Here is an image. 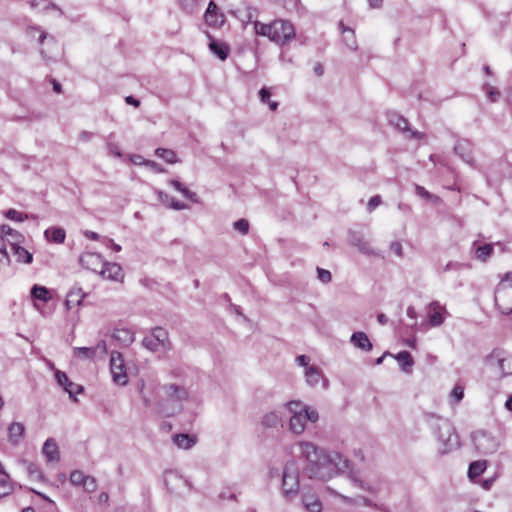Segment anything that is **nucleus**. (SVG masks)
<instances>
[{"instance_id": "nucleus-1", "label": "nucleus", "mask_w": 512, "mask_h": 512, "mask_svg": "<svg viewBox=\"0 0 512 512\" xmlns=\"http://www.w3.org/2000/svg\"><path fill=\"white\" fill-rule=\"evenodd\" d=\"M300 447L307 462L305 471L310 479L328 481L341 473H347L356 487L368 490L359 473L351 468V462L339 452L319 448L311 442H301Z\"/></svg>"}, {"instance_id": "nucleus-2", "label": "nucleus", "mask_w": 512, "mask_h": 512, "mask_svg": "<svg viewBox=\"0 0 512 512\" xmlns=\"http://www.w3.org/2000/svg\"><path fill=\"white\" fill-rule=\"evenodd\" d=\"M255 33L259 36L268 37L270 41L285 45L295 38V28L293 24L286 20H275L269 24L254 22Z\"/></svg>"}, {"instance_id": "nucleus-3", "label": "nucleus", "mask_w": 512, "mask_h": 512, "mask_svg": "<svg viewBox=\"0 0 512 512\" xmlns=\"http://www.w3.org/2000/svg\"><path fill=\"white\" fill-rule=\"evenodd\" d=\"M286 407L291 413L290 430L297 435L305 431L307 421L315 423L319 419V414L315 409L304 405L300 401H290L286 404Z\"/></svg>"}, {"instance_id": "nucleus-4", "label": "nucleus", "mask_w": 512, "mask_h": 512, "mask_svg": "<svg viewBox=\"0 0 512 512\" xmlns=\"http://www.w3.org/2000/svg\"><path fill=\"white\" fill-rule=\"evenodd\" d=\"M432 418L436 420L434 432L439 443V452L448 454L458 449L460 446L459 436L452 423L440 417L432 416Z\"/></svg>"}, {"instance_id": "nucleus-5", "label": "nucleus", "mask_w": 512, "mask_h": 512, "mask_svg": "<svg viewBox=\"0 0 512 512\" xmlns=\"http://www.w3.org/2000/svg\"><path fill=\"white\" fill-rule=\"evenodd\" d=\"M485 363L497 370L501 377L512 375V354L502 349H494L486 358Z\"/></svg>"}, {"instance_id": "nucleus-6", "label": "nucleus", "mask_w": 512, "mask_h": 512, "mask_svg": "<svg viewBox=\"0 0 512 512\" xmlns=\"http://www.w3.org/2000/svg\"><path fill=\"white\" fill-rule=\"evenodd\" d=\"M282 491L287 498L295 496L299 491V471L294 461L285 465L282 476Z\"/></svg>"}, {"instance_id": "nucleus-7", "label": "nucleus", "mask_w": 512, "mask_h": 512, "mask_svg": "<svg viewBox=\"0 0 512 512\" xmlns=\"http://www.w3.org/2000/svg\"><path fill=\"white\" fill-rule=\"evenodd\" d=\"M471 439L476 450L484 455L493 454L499 448L498 440L483 430L472 433Z\"/></svg>"}, {"instance_id": "nucleus-8", "label": "nucleus", "mask_w": 512, "mask_h": 512, "mask_svg": "<svg viewBox=\"0 0 512 512\" xmlns=\"http://www.w3.org/2000/svg\"><path fill=\"white\" fill-rule=\"evenodd\" d=\"M164 483L169 492L176 495H182L185 491L191 489L189 481L176 471H166Z\"/></svg>"}, {"instance_id": "nucleus-9", "label": "nucleus", "mask_w": 512, "mask_h": 512, "mask_svg": "<svg viewBox=\"0 0 512 512\" xmlns=\"http://www.w3.org/2000/svg\"><path fill=\"white\" fill-rule=\"evenodd\" d=\"M388 121L390 125L404 133L407 139L421 140L424 138V134L422 132L411 129L408 120L398 113H389Z\"/></svg>"}, {"instance_id": "nucleus-10", "label": "nucleus", "mask_w": 512, "mask_h": 512, "mask_svg": "<svg viewBox=\"0 0 512 512\" xmlns=\"http://www.w3.org/2000/svg\"><path fill=\"white\" fill-rule=\"evenodd\" d=\"M110 370L113 381L118 385H125L128 381L124 359L121 353L112 351L110 359Z\"/></svg>"}, {"instance_id": "nucleus-11", "label": "nucleus", "mask_w": 512, "mask_h": 512, "mask_svg": "<svg viewBox=\"0 0 512 512\" xmlns=\"http://www.w3.org/2000/svg\"><path fill=\"white\" fill-rule=\"evenodd\" d=\"M495 303L504 314H508L512 310V285L505 287L503 284H500L497 287Z\"/></svg>"}, {"instance_id": "nucleus-12", "label": "nucleus", "mask_w": 512, "mask_h": 512, "mask_svg": "<svg viewBox=\"0 0 512 512\" xmlns=\"http://www.w3.org/2000/svg\"><path fill=\"white\" fill-rule=\"evenodd\" d=\"M427 316L432 327H438L443 324L449 313L445 305L438 301H432L427 307Z\"/></svg>"}, {"instance_id": "nucleus-13", "label": "nucleus", "mask_w": 512, "mask_h": 512, "mask_svg": "<svg viewBox=\"0 0 512 512\" xmlns=\"http://www.w3.org/2000/svg\"><path fill=\"white\" fill-rule=\"evenodd\" d=\"M204 21L207 25L214 28H220L224 25L225 16L219 10L214 1L209 2L208 7L204 13Z\"/></svg>"}, {"instance_id": "nucleus-14", "label": "nucleus", "mask_w": 512, "mask_h": 512, "mask_svg": "<svg viewBox=\"0 0 512 512\" xmlns=\"http://www.w3.org/2000/svg\"><path fill=\"white\" fill-rule=\"evenodd\" d=\"M102 278L107 280H113L118 282H123L124 274L122 271V267L117 263L104 262L103 266L99 270Z\"/></svg>"}, {"instance_id": "nucleus-15", "label": "nucleus", "mask_w": 512, "mask_h": 512, "mask_svg": "<svg viewBox=\"0 0 512 512\" xmlns=\"http://www.w3.org/2000/svg\"><path fill=\"white\" fill-rule=\"evenodd\" d=\"M79 262L84 268L93 272H98L104 263L101 255L94 252L82 253Z\"/></svg>"}, {"instance_id": "nucleus-16", "label": "nucleus", "mask_w": 512, "mask_h": 512, "mask_svg": "<svg viewBox=\"0 0 512 512\" xmlns=\"http://www.w3.org/2000/svg\"><path fill=\"white\" fill-rule=\"evenodd\" d=\"M25 435V426L21 422H12L7 429L8 441L12 446H19Z\"/></svg>"}, {"instance_id": "nucleus-17", "label": "nucleus", "mask_w": 512, "mask_h": 512, "mask_svg": "<svg viewBox=\"0 0 512 512\" xmlns=\"http://www.w3.org/2000/svg\"><path fill=\"white\" fill-rule=\"evenodd\" d=\"M207 37L210 40V43H209L210 51L216 57H218L220 60H222V61L226 60L230 54L229 45L225 42L215 40L209 33H207Z\"/></svg>"}, {"instance_id": "nucleus-18", "label": "nucleus", "mask_w": 512, "mask_h": 512, "mask_svg": "<svg viewBox=\"0 0 512 512\" xmlns=\"http://www.w3.org/2000/svg\"><path fill=\"white\" fill-rule=\"evenodd\" d=\"M351 344L362 351L369 352L372 350L373 345L365 332H354L350 337Z\"/></svg>"}, {"instance_id": "nucleus-19", "label": "nucleus", "mask_w": 512, "mask_h": 512, "mask_svg": "<svg viewBox=\"0 0 512 512\" xmlns=\"http://www.w3.org/2000/svg\"><path fill=\"white\" fill-rule=\"evenodd\" d=\"M14 491L10 475L0 462V499L10 495Z\"/></svg>"}, {"instance_id": "nucleus-20", "label": "nucleus", "mask_w": 512, "mask_h": 512, "mask_svg": "<svg viewBox=\"0 0 512 512\" xmlns=\"http://www.w3.org/2000/svg\"><path fill=\"white\" fill-rule=\"evenodd\" d=\"M302 503L305 509L309 512H321L322 503L317 495L314 493H303Z\"/></svg>"}, {"instance_id": "nucleus-21", "label": "nucleus", "mask_w": 512, "mask_h": 512, "mask_svg": "<svg viewBox=\"0 0 512 512\" xmlns=\"http://www.w3.org/2000/svg\"><path fill=\"white\" fill-rule=\"evenodd\" d=\"M454 151L463 161L470 165L473 164L472 148L468 141H458L454 147Z\"/></svg>"}, {"instance_id": "nucleus-22", "label": "nucleus", "mask_w": 512, "mask_h": 512, "mask_svg": "<svg viewBox=\"0 0 512 512\" xmlns=\"http://www.w3.org/2000/svg\"><path fill=\"white\" fill-rule=\"evenodd\" d=\"M44 237L48 242L62 244L66 238V232L60 227H50L44 231Z\"/></svg>"}, {"instance_id": "nucleus-23", "label": "nucleus", "mask_w": 512, "mask_h": 512, "mask_svg": "<svg viewBox=\"0 0 512 512\" xmlns=\"http://www.w3.org/2000/svg\"><path fill=\"white\" fill-rule=\"evenodd\" d=\"M164 389L166 390V393L169 396V398L173 401L182 402L188 397L187 390L182 386L169 384L165 386Z\"/></svg>"}, {"instance_id": "nucleus-24", "label": "nucleus", "mask_w": 512, "mask_h": 512, "mask_svg": "<svg viewBox=\"0 0 512 512\" xmlns=\"http://www.w3.org/2000/svg\"><path fill=\"white\" fill-rule=\"evenodd\" d=\"M43 454L49 462L59 460V450L56 441L48 438L43 445Z\"/></svg>"}, {"instance_id": "nucleus-25", "label": "nucleus", "mask_w": 512, "mask_h": 512, "mask_svg": "<svg viewBox=\"0 0 512 512\" xmlns=\"http://www.w3.org/2000/svg\"><path fill=\"white\" fill-rule=\"evenodd\" d=\"M197 441L196 436L189 434H175L173 436L174 444L181 449L188 450L192 448Z\"/></svg>"}, {"instance_id": "nucleus-26", "label": "nucleus", "mask_w": 512, "mask_h": 512, "mask_svg": "<svg viewBox=\"0 0 512 512\" xmlns=\"http://www.w3.org/2000/svg\"><path fill=\"white\" fill-rule=\"evenodd\" d=\"M21 243L11 242V248L13 253L17 257V261L25 264H30L33 260V255L28 250L23 248Z\"/></svg>"}, {"instance_id": "nucleus-27", "label": "nucleus", "mask_w": 512, "mask_h": 512, "mask_svg": "<svg viewBox=\"0 0 512 512\" xmlns=\"http://www.w3.org/2000/svg\"><path fill=\"white\" fill-rule=\"evenodd\" d=\"M304 375L306 383L312 387L316 386L323 379L321 370L315 365L307 367V369H305Z\"/></svg>"}, {"instance_id": "nucleus-28", "label": "nucleus", "mask_w": 512, "mask_h": 512, "mask_svg": "<svg viewBox=\"0 0 512 512\" xmlns=\"http://www.w3.org/2000/svg\"><path fill=\"white\" fill-rule=\"evenodd\" d=\"M169 185L172 186L176 191L180 192L185 198L191 200L194 203H199V198L195 192L190 191L180 181L176 179L169 180Z\"/></svg>"}, {"instance_id": "nucleus-29", "label": "nucleus", "mask_w": 512, "mask_h": 512, "mask_svg": "<svg viewBox=\"0 0 512 512\" xmlns=\"http://www.w3.org/2000/svg\"><path fill=\"white\" fill-rule=\"evenodd\" d=\"M169 185L172 186L176 191L180 192L185 198L191 200L194 203H199V198L195 192L190 191L180 181L176 179L169 180Z\"/></svg>"}, {"instance_id": "nucleus-30", "label": "nucleus", "mask_w": 512, "mask_h": 512, "mask_svg": "<svg viewBox=\"0 0 512 512\" xmlns=\"http://www.w3.org/2000/svg\"><path fill=\"white\" fill-rule=\"evenodd\" d=\"M349 242L351 245L358 248L359 251L365 254H371L372 249L369 246V243L359 234L352 232L349 235Z\"/></svg>"}, {"instance_id": "nucleus-31", "label": "nucleus", "mask_w": 512, "mask_h": 512, "mask_svg": "<svg viewBox=\"0 0 512 512\" xmlns=\"http://www.w3.org/2000/svg\"><path fill=\"white\" fill-rule=\"evenodd\" d=\"M84 297L85 295L81 288H72L67 294L65 305L68 309H71L76 305H80Z\"/></svg>"}, {"instance_id": "nucleus-32", "label": "nucleus", "mask_w": 512, "mask_h": 512, "mask_svg": "<svg viewBox=\"0 0 512 512\" xmlns=\"http://www.w3.org/2000/svg\"><path fill=\"white\" fill-rule=\"evenodd\" d=\"M113 337L123 345H129L134 341V333L128 328L116 329Z\"/></svg>"}, {"instance_id": "nucleus-33", "label": "nucleus", "mask_w": 512, "mask_h": 512, "mask_svg": "<svg viewBox=\"0 0 512 512\" xmlns=\"http://www.w3.org/2000/svg\"><path fill=\"white\" fill-rule=\"evenodd\" d=\"M31 296L33 299L39 300L43 303H47L51 300L50 291L46 287L37 284L31 288Z\"/></svg>"}, {"instance_id": "nucleus-34", "label": "nucleus", "mask_w": 512, "mask_h": 512, "mask_svg": "<svg viewBox=\"0 0 512 512\" xmlns=\"http://www.w3.org/2000/svg\"><path fill=\"white\" fill-rule=\"evenodd\" d=\"M487 468L486 460H478L474 461L469 465L468 468V477L473 480L484 473Z\"/></svg>"}, {"instance_id": "nucleus-35", "label": "nucleus", "mask_w": 512, "mask_h": 512, "mask_svg": "<svg viewBox=\"0 0 512 512\" xmlns=\"http://www.w3.org/2000/svg\"><path fill=\"white\" fill-rule=\"evenodd\" d=\"M30 6L37 11L57 10L60 15H63L62 9L48 0H31Z\"/></svg>"}, {"instance_id": "nucleus-36", "label": "nucleus", "mask_w": 512, "mask_h": 512, "mask_svg": "<svg viewBox=\"0 0 512 512\" xmlns=\"http://www.w3.org/2000/svg\"><path fill=\"white\" fill-rule=\"evenodd\" d=\"M1 230L2 236H4V238L8 237V242L10 244L11 242L22 243L24 241V236L9 225H1Z\"/></svg>"}, {"instance_id": "nucleus-37", "label": "nucleus", "mask_w": 512, "mask_h": 512, "mask_svg": "<svg viewBox=\"0 0 512 512\" xmlns=\"http://www.w3.org/2000/svg\"><path fill=\"white\" fill-rule=\"evenodd\" d=\"M395 359L400 364L401 368L405 372H409L414 361L411 354L407 351H401L395 355Z\"/></svg>"}, {"instance_id": "nucleus-38", "label": "nucleus", "mask_w": 512, "mask_h": 512, "mask_svg": "<svg viewBox=\"0 0 512 512\" xmlns=\"http://www.w3.org/2000/svg\"><path fill=\"white\" fill-rule=\"evenodd\" d=\"M155 154L157 157L163 159L168 164H175L179 161L176 152L172 149L157 148L155 150Z\"/></svg>"}, {"instance_id": "nucleus-39", "label": "nucleus", "mask_w": 512, "mask_h": 512, "mask_svg": "<svg viewBox=\"0 0 512 512\" xmlns=\"http://www.w3.org/2000/svg\"><path fill=\"white\" fill-rule=\"evenodd\" d=\"M142 344L143 346L152 351V352H156V351H165L166 349H164V347L162 346V344H160V342H158V340L155 338V336H153V334L151 333V335L149 336H146L143 341H142Z\"/></svg>"}, {"instance_id": "nucleus-40", "label": "nucleus", "mask_w": 512, "mask_h": 512, "mask_svg": "<svg viewBox=\"0 0 512 512\" xmlns=\"http://www.w3.org/2000/svg\"><path fill=\"white\" fill-rule=\"evenodd\" d=\"M493 253V244H484L478 246L475 251L476 258L482 262H486Z\"/></svg>"}, {"instance_id": "nucleus-41", "label": "nucleus", "mask_w": 512, "mask_h": 512, "mask_svg": "<svg viewBox=\"0 0 512 512\" xmlns=\"http://www.w3.org/2000/svg\"><path fill=\"white\" fill-rule=\"evenodd\" d=\"M152 334L162 344L164 349L168 350L170 348L168 332L165 329L156 327L152 330Z\"/></svg>"}, {"instance_id": "nucleus-42", "label": "nucleus", "mask_w": 512, "mask_h": 512, "mask_svg": "<svg viewBox=\"0 0 512 512\" xmlns=\"http://www.w3.org/2000/svg\"><path fill=\"white\" fill-rule=\"evenodd\" d=\"M280 421H281L280 414L277 411H271V412L267 413L266 415H264V417L262 419V424L265 427L272 428V427H276Z\"/></svg>"}, {"instance_id": "nucleus-43", "label": "nucleus", "mask_w": 512, "mask_h": 512, "mask_svg": "<svg viewBox=\"0 0 512 512\" xmlns=\"http://www.w3.org/2000/svg\"><path fill=\"white\" fill-rule=\"evenodd\" d=\"M4 216L11 220L16 222H23L27 219H29V215L20 211H17L16 209L10 208L5 211Z\"/></svg>"}, {"instance_id": "nucleus-44", "label": "nucleus", "mask_w": 512, "mask_h": 512, "mask_svg": "<svg viewBox=\"0 0 512 512\" xmlns=\"http://www.w3.org/2000/svg\"><path fill=\"white\" fill-rule=\"evenodd\" d=\"M74 355L81 359H93L95 357V349L92 347H75Z\"/></svg>"}, {"instance_id": "nucleus-45", "label": "nucleus", "mask_w": 512, "mask_h": 512, "mask_svg": "<svg viewBox=\"0 0 512 512\" xmlns=\"http://www.w3.org/2000/svg\"><path fill=\"white\" fill-rule=\"evenodd\" d=\"M415 193L426 200L432 201L434 203H439L440 198L429 191H427L423 186H420L418 184L415 185Z\"/></svg>"}, {"instance_id": "nucleus-46", "label": "nucleus", "mask_w": 512, "mask_h": 512, "mask_svg": "<svg viewBox=\"0 0 512 512\" xmlns=\"http://www.w3.org/2000/svg\"><path fill=\"white\" fill-rule=\"evenodd\" d=\"M464 397V387L456 385L449 395V400L452 405H457Z\"/></svg>"}, {"instance_id": "nucleus-47", "label": "nucleus", "mask_w": 512, "mask_h": 512, "mask_svg": "<svg viewBox=\"0 0 512 512\" xmlns=\"http://www.w3.org/2000/svg\"><path fill=\"white\" fill-rule=\"evenodd\" d=\"M87 476L80 470H74L70 474V482L74 486H83Z\"/></svg>"}, {"instance_id": "nucleus-48", "label": "nucleus", "mask_w": 512, "mask_h": 512, "mask_svg": "<svg viewBox=\"0 0 512 512\" xmlns=\"http://www.w3.org/2000/svg\"><path fill=\"white\" fill-rule=\"evenodd\" d=\"M233 227L242 235H246L249 231V222L246 219H239L234 222Z\"/></svg>"}, {"instance_id": "nucleus-49", "label": "nucleus", "mask_w": 512, "mask_h": 512, "mask_svg": "<svg viewBox=\"0 0 512 512\" xmlns=\"http://www.w3.org/2000/svg\"><path fill=\"white\" fill-rule=\"evenodd\" d=\"M197 2L198 0H180L183 10L189 14L197 11Z\"/></svg>"}, {"instance_id": "nucleus-50", "label": "nucleus", "mask_w": 512, "mask_h": 512, "mask_svg": "<svg viewBox=\"0 0 512 512\" xmlns=\"http://www.w3.org/2000/svg\"><path fill=\"white\" fill-rule=\"evenodd\" d=\"M64 390L72 398L75 397L77 394H80L83 391V387L79 384L70 381V383L64 388Z\"/></svg>"}, {"instance_id": "nucleus-51", "label": "nucleus", "mask_w": 512, "mask_h": 512, "mask_svg": "<svg viewBox=\"0 0 512 512\" xmlns=\"http://www.w3.org/2000/svg\"><path fill=\"white\" fill-rule=\"evenodd\" d=\"M483 88L486 91L487 97L490 102H496L499 99L500 92L497 89L488 84H485Z\"/></svg>"}, {"instance_id": "nucleus-52", "label": "nucleus", "mask_w": 512, "mask_h": 512, "mask_svg": "<svg viewBox=\"0 0 512 512\" xmlns=\"http://www.w3.org/2000/svg\"><path fill=\"white\" fill-rule=\"evenodd\" d=\"M83 488L86 492L92 493L97 489V481L93 476H87L83 484Z\"/></svg>"}, {"instance_id": "nucleus-53", "label": "nucleus", "mask_w": 512, "mask_h": 512, "mask_svg": "<svg viewBox=\"0 0 512 512\" xmlns=\"http://www.w3.org/2000/svg\"><path fill=\"white\" fill-rule=\"evenodd\" d=\"M27 33L34 37V34L35 33H39V37H38V42L39 44H42L44 42V40L47 38V33L45 31H42L39 27L37 26H31L28 28L27 30Z\"/></svg>"}, {"instance_id": "nucleus-54", "label": "nucleus", "mask_w": 512, "mask_h": 512, "mask_svg": "<svg viewBox=\"0 0 512 512\" xmlns=\"http://www.w3.org/2000/svg\"><path fill=\"white\" fill-rule=\"evenodd\" d=\"M317 277L323 283H329L332 279L330 271L317 267Z\"/></svg>"}, {"instance_id": "nucleus-55", "label": "nucleus", "mask_w": 512, "mask_h": 512, "mask_svg": "<svg viewBox=\"0 0 512 512\" xmlns=\"http://www.w3.org/2000/svg\"><path fill=\"white\" fill-rule=\"evenodd\" d=\"M143 164L145 166H147L148 168H150L151 170H153L155 173H163V172H165V169L159 163H157L155 161L145 160L143 162Z\"/></svg>"}, {"instance_id": "nucleus-56", "label": "nucleus", "mask_w": 512, "mask_h": 512, "mask_svg": "<svg viewBox=\"0 0 512 512\" xmlns=\"http://www.w3.org/2000/svg\"><path fill=\"white\" fill-rule=\"evenodd\" d=\"M55 377H56L57 383L60 386H62L63 388H65L70 383V380L68 379L67 375L62 371H57L55 373Z\"/></svg>"}, {"instance_id": "nucleus-57", "label": "nucleus", "mask_w": 512, "mask_h": 512, "mask_svg": "<svg viewBox=\"0 0 512 512\" xmlns=\"http://www.w3.org/2000/svg\"><path fill=\"white\" fill-rule=\"evenodd\" d=\"M381 204V197L379 195H375L371 197L367 204V210L372 212L376 207Z\"/></svg>"}, {"instance_id": "nucleus-58", "label": "nucleus", "mask_w": 512, "mask_h": 512, "mask_svg": "<svg viewBox=\"0 0 512 512\" xmlns=\"http://www.w3.org/2000/svg\"><path fill=\"white\" fill-rule=\"evenodd\" d=\"M390 250L396 254L398 257L403 256V247L402 244L399 241H393L390 244Z\"/></svg>"}, {"instance_id": "nucleus-59", "label": "nucleus", "mask_w": 512, "mask_h": 512, "mask_svg": "<svg viewBox=\"0 0 512 512\" xmlns=\"http://www.w3.org/2000/svg\"><path fill=\"white\" fill-rule=\"evenodd\" d=\"M168 207L174 210H184L188 208V206L185 203L180 202L174 199L173 197L170 199Z\"/></svg>"}, {"instance_id": "nucleus-60", "label": "nucleus", "mask_w": 512, "mask_h": 512, "mask_svg": "<svg viewBox=\"0 0 512 512\" xmlns=\"http://www.w3.org/2000/svg\"><path fill=\"white\" fill-rule=\"evenodd\" d=\"M92 349H95V356L97 353H100L101 355L107 354V345L104 340L99 341L96 346L92 347Z\"/></svg>"}, {"instance_id": "nucleus-61", "label": "nucleus", "mask_w": 512, "mask_h": 512, "mask_svg": "<svg viewBox=\"0 0 512 512\" xmlns=\"http://www.w3.org/2000/svg\"><path fill=\"white\" fill-rule=\"evenodd\" d=\"M140 394L142 396V400L144 402V405L145 406H150L151 403H152V399L150 398V396L146 393V387H145V384L142 383L141 386H140Z\"/></svg>"}, {"instance_id": "nucleus-62", "label": "nucleus", "mask_w": 512, "mask_h": 512, "mask_svg": "<svg viewBox=\"0 0 512 512\" xmlns=\"http://www.w3.org/2000/svg\"><path fill=\"white\" fill-rule=\"evenodd\" d=\"M296 362L298 365L305 367V369H307V367H310V365H309L310 359L306 355H299L296 358Z\"/></svg>"}, {"instance_id": "nucleus-63", "label": "nucleus", "mask_w": 512, "mask_h": 512, "mask_svg": "<svg viewBox=\"0 0 512 512\" xmlns=\"http://www.w3.org/2000/svg\"><path fill=\"white\" fill-rule=\"evenodd\" d=\"M157 196H158V200L167 206L169 205L170 199L172 198L167 193H165L163 191H158Z\"/></svg>"}, {"instance_id": "nucleus-64", "label": "nucleus", "mask_w": 512, "mask_h": 512, "mask_svg": "<svg viewBox=\"0 0 512 512\" xmlns=\"http://www.w3.org/2000/svg\"><path fill=\"white\" fill-rule=\"evenodd\" d=\"M107 148H108V151L110 154H112L116 157H121L120 149L116 144L108 143Z\"/></svg>"}]
</instances>
